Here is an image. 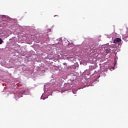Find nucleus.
Returning a JSON list of instances; mask_svg holds the SVG:
<instances>
[{"mask_svg": "<svg viewBox=\"0 0 128 128\" xmlns=\"http://www.w3.org/2000/svg\"><path fill=\"white\" fill-rule=\"evenodd\" d=\"M58 16V15H54V17H55V16Z\"/></svg>", "mask_w": 128, "mask_h": 128, "instance_id": "423d86ee", "label": "nucleus"}, {"mask_svg": "<svg viewBox=\"0 0 128 128\" xmlns=\"http://www.w3.org/2000/svg\"><path fill=\"white\" fill-rule=\"evenodd\" d=\"M62 92H61V93H62Z\"/></svg>", "mask_w": 128, "mask_h": 128, "instance_id": "0eeeda50", "label": "nucleus"}, {"mask_svg": "<svg viewBox=\"0 0 128 128\" xmlns=\"http://www.w3.org/2000/svg\"><path fill=\"white\" fill-rule=\"evenodd\" d=\"M106 52L108 54L110 53L111 52V49H106Z\"/></svg>", "mask_w": 128, "mask_h": 128, "instance_id": "7ed1b4c3", "label": "nucleus"}, {"mask_svg": "<svg viewBox=\"0 0 128 128\" xmlns=\"http://www.w3.org/2000/svg\"><path fill=\"white\" fill-rule=\"evenodd\" d=\"M3 42V40L2 39L0 38V44H1Z\"/></svg>", "mask_w": 128, "mask_h": 128, "instance_id": "20e7f679", "label": "nucleus"}, {"mask_svg": "<svg viewBox=\"0 0 128 128\" xmlns=\"http://www.w3.org/2000/svg\"><path fill=\"white\" fill-rule=\"evenodd\" d=\"M69 86H70V84L68 83H65L64 86V87H68Z\"/></svg>", "mask_w": 128, "mask_h": 128, "instance_id": "f03ea898", "label": "nucleus"}, {"mask_svg": "<svg viewBox=\"0 0 128 128\" xmlns=\"http://www.w3.org/2000/svg\"><path fill=\"white\" fill-rule=\"evenodd\" d=\"M122 41V39L120 38H116L114 40V43L116 44L117 42H120Z\"/></svg>", "mask_w": 128, "mask_h": 128, "instance_id": "f257e3e1", "label": "nucleus"}, {"mask_svg": "<svg viewBox=\"0 0 128 128\" xmlns=\"http://www.w3.org/2000/svg\"><path fill=\"white\" fill-rule=\"evenodd\" d=\"M63 64H64V65H66V64H67L66 63V62H64V63H63Z\"/></svg>", "mask_w": 128, "mask_h": 128, "instance_id": "39448f33", "label": "nucleus"}]
</instances>
